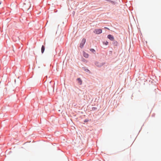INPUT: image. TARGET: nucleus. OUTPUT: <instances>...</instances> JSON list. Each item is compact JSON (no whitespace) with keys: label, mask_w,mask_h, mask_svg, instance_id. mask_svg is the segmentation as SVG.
Segmentation results:
<instances>
[{"label":"nucleus","mask_w":161,"mask_h":161,"mask_svg":"<svg viewBox=\"0 0 161 161\" xmlns=\"http://www.w3.org/2000/svg\"><path fill=\"white\" fill-rule=\"evenodd\" d=\"M104 63H101L98 62H96L95 63V65L98 67H100L104 65Z\"/></svg>","instance_id":"f257e3e1"},{"label":"nucleus","mask_w":161,"mask_h":161,"mask_svg":"<svg viewBox=\"0 0 161 161\" xmlns=\"http://www.w3.org/2000/svg\"><path fill=\"white\" fill-rule=\"evenodd\" d=\"M93 32L96 34H100L102 33V30L101 29H95Z\"/></svg>","instance_id":"f03ea898"},{"label":"nucleus","mask_w":161,"mask_h":161,"mask_svg":"<svg viewBox=\"0 0 161 161\" xmlns=\"http://www.w3.org/2000/svg\"><path fill=\"white\" fill-rule=\"evenodd\" d=\"M86 41V40L84 38L83 39H82V40L80 42V47H81V48H83V47H84V45Z\"/></svg>","instance_id":"7ed1b4c3"},{"label":"nucleus","mask_w":161,"mask_h":161,"mask_svg":"<svg viewBox=\"0 0 161 161\" xmlns=\"http://www.w3.org/2000/svg\"><path fill=\"white\" fill-rule=\"evenodd\" d=\"M107 38L111 41H114V38L113 36L111 35H108L107 36Z\"/></svg>","instance_id":"20e7f679"},{"label":"nucleus","mask_w":161,"mask_h":161,"mask_svg":"<svg viewBox=\"0 0 161 161\" xmlns=\"http://www.w3.org/2000/svg\"><path fill=\"white\" fill-rule=\"evenodd\" d=\"M77 80L78 81V83L80 85H81L82 83V81L80 78H77Z\"/></svg>","instance_id":"39448f33"},{"label":"nucleus","mask_w":161,"mask_h":161,"mask_svg":"<svg viewBox=\"0 0 161 161\" xmlns=\"http://www.w3.org/2000/svg\"><path fill=\"white\" fill-rule=\"evenodd\" d=\"M109 3H111L113 5H115L116 4V2L110 0H106Z\"/></svg>","instance_id":"423d86ee"},{"label":"nucleus","mask_w":161,"mask_h":161,"mask_svg":"<svg viewBox=\"0 0 161 161\" xmlns=\"http://www.w3.org/2000/svg\"><path fill=\"white\" fill-rule=\"evenodd\" d=\"M82 69L86 72L89 73L90 72V70L87 69L86 67H83Z\"/></svg>","instance_id":"0eeeda50"},{"label":"nucleus","mask_w":161,"mask_h":161,"mask_svg":"<svg viewBox=\"0 0 161 161\" xmlns=\"http://www.w3.org/2000/svg\"><path fill=\"white\" fill-rule=\"evenodd\" d=\"M84 56L86 58H87L89 57V55L88 54L86 53L85 52H83V53Z\"/></svg>","instance_id":"6e6552de"},{"label":"nucleus","mask_w":161,"mask_h":161,"mask_svg":"<svg viewBox=\"0 0 161 161\" xmlns=\"http://www.w3.org/2000/svg\"><path fill=\"white\" fill-rule=\"evenodd\" d=\"M44 50H45V47L43 45H42V48H41V52H42V53H44Z\"/></svg>","instance_id":"1a4fd4ad"},{"label":"nucleus","mask_w":161,"mask_h":161,"mask_svg":"<svg viewBox=\"0 0 161 161\" xmlns=\"http://www.w3.org/2000/svg\"><path fill=\"white\" fill-rule=\"evenodd\" d=\"M113 41V42L112 43L113 44L114 46H117L118 44V42L116 41H114V40Z\"/></svg>","instance_id":"9d476101"},{"label":"nucleus","mask_w":161,"mask_h":161,"mask_svg":"<svg viewBox=\"0 0 161 161\" xmlns=\"http://www.w3.org/2000/svg\"><path fill=\"white\" fill-rule=\"evenodd\" d=\"M90 50L92 53H94L96 52L95 50L93 48H91L90 49Z\"/></svg>","instance_id":"9b49d317"},{"label":"nucleus","mask_w":161,"mask_h":161,"mask_svg":"<svg viewBox=\"0 0 161 161\" xmlns=\"http://www.w3.org/2000/svg\"><path fill=\"white\" fill-rule=\"evenodd\" d=\"M97 109V108L96 107H93L92 108V110L93 111H94V110H96Z\"/></svg>","instance_id":"f8f14e48"},{"label":"nucleus","mask_w":161,"mask_h":161,"mask_svg":"<svg viewBox=\"0 0 161 161\" xmlns=\"http://www.w3.org/2000/svg\"><path fill=\"white\" fill-rule=\"evenodd\" d=\"M104 44L105 45H107L108 44V42H107V41H106V42H105L104 43Z\"/></svg>","instance_id":"ddd939ff"},{"label":"nucleus","mask_w":161,"mask_h":161,"mask_svg":"<svg viewBox=\"0 0 161 161\" xmlns=\"http://www.w3.org/2000/svg\"><path fill=\"white\" fill-rule=\"evenodd\" d=\"M88 121V120L86 119L84 120V122H86Z\"/></svg>","instance_id":"4468645a"},{"label":"nucleus","mask_w":161,"mask_h":161,"mask_svg":"<svg viewBox=\"0 0 161 161\" xmlns=\"http://www.w3.org/2000/svg\"><path fill=\"white\" fill-rule=\"evenodd\" d=\"M104 28H105V29H108V30H109V29L107 27H104Z\"/></svg>","instance_id":"2eb2a0df"}]
</instances>
